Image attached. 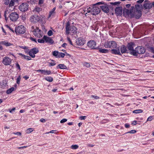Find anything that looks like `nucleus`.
I'll return each instance as SVG.
<instances>
[{
    "instance_id": "obj_7",
    "label": "nucleus",
    "mask_w": 154,
    "mask_h": 154,
    "mask_svg": "<svg viewBox=\"0 0 154 154\" xmlns=\"http://www.w3.org/2000/svg\"><path fill=\"white\" fill-rule=\"evenodd\" d=\"M117 45V44L115 41H107L106 42L104 45V47L106 48H116V46Z\"/></svg>"
},
{
    "instance_id": "obj_56",
    "label": "nucleus",
    "mask_w": 154,
    "mask_h": 154,
    "mask_svg": "<svg viewBox=\"0 0 154 154\" xmlns=\"http://www.w3.org/2000/svg\"><path fill=\"white\" fill-rule=\"evenodd\" d=\"M15 109V108H12V109H9V111L10 113H12L13 111H14Z\"/></svg>"
},
{
    "instance_id": "obj_23",
    "label": "nucleus",
    "mask_w": 154,
    "mask_h": 154,
    "mask_svg": "<svg viewBox=\"0 0 154 154\" xmlns=\"http://www.w3.org/2000/svg\"><path fill=\"white\" fill-rule=\"evenodd\" d=\"M56 69H67V68L66 66L64 64H58L56 67Z\"/></svg>"
},
{
    "instance_id": "obj_43",
    "label": "nucleus",
    "mask_w": 154,
    "mask_h": 154,
    "mask_svg": "<svg viewBox=\"0 0 154 154\" xmlns=\"http://www.w3.org/2000/svg\"><path fill=\"white\" fill-rule=\"evenodd\" d=\"M59 55L60 56V58L62 57V58H63L64 57V56L65 55V53H62V52H59Z\"/></svg>"
},
{
    "instance_id": "obj_51",
    "label": "nucleus",
    "mask_w": 154,
    "mask_h": 154,
    "mask_svg": "<svg viewBox=\"0 0 154 154\" xmlns=\"http://www.w3.org/2000/svg\"><path fill=\"white\" fill-rule=\"evenodd\" d=\"M53 35L52 30H49V36H51Z\"/></svg>"
},
{
    "instance_id": "obj_33",
    "label": "nucleus",
    "mask_w": 154,
    "mask_h": 154,
    "mask_svg": "<svg viewBox=\"0 0 154 154\" xmlns=\"http://www.w3.org/2000/svg\"><path fill=\"white\" fill-rule=\"evenodd\" d=\"M15 90V88L14 87H12L10 88L8 90L6 91V93L8 94H10L11 93L12 91H14Z\"/></svg>"
},
{
    "instance_id": "obj_38",
    "label": "nucleus",
    "mask_w": 154,
    "mask_h": 154,
    "mask_svg": "<svg viewBox=\"0 0 154 154\" xmlns=\"http://www.w3.org/2000/svg\"><path fill=\"white\" fill-rule=\"evenodd\" d=\"M136 132H137V131L136 130H131V131H129L128 132H127L125 133L124 134H129V133L134 134V133H136Z\"/></svg>"
},
{
    "instance_id": "obj_58",
    "label": "nucleus",
    "mask_w": 154,
    "mask_h": 154,
    "mask_svg": "<svg viewBox=\"0 0 154 154\" xmlns=\"http://www.w3.org/2000/svg\"><path fill=\"white\" fill-rule=\"evenodd\" d=\"M125 126L126 128H128L130 127V125L128 123L125 124Z\"/></svg>"
},
{
    "instance_id": "obj_59",
    "label": "nucleus",
    "mask_w": 154,
    "mask_h": 154,
    "mask_svg": "<svg viewBox=\"0 0 154 154\" xmlns=\"http://www.w3.org/2000/svg\"><path fill=\"white\" fill-rule=\"evenodd\" d=\"M85 65L87 67H89L90 66V64L89 63L86 62L85 63Z\"/></svg>"
},
{
    "instance_id": "obj_18",
    "label": "nucleus",
    "mask_w": 154,
    "mask_h": 154,
    "mask_svg": "<svg viewBox=\"0 0 154 154\" xmlns=\"http://www.w3.org/2000/svg\"><path fill=\"white\" fill-rule=\"evenodd\" d=\"M134 6H131L129 10V14H130V16H129L130 18L131 19H132L134 18V11L135 10V8Z\"/></svg>"
},
{
    "instance_id": "obj_47",
    "label": "nucleus",
    "mask_w": 154,
    "mask_h": 154,
    "mask_svg": "<svg viewBox=\"0 0 154 154\" xmlns=\"http://www.w3.org/2000/svg\"><path fill=\"white\" fill-rule=\"evenodd\" d=\"M67 40L69 42V44L71 45H72L73 46H74L75 47V46L72 43V42L71 41L70 39V38L68 37L67 38Z\"/></svg>"
},
{
    "instance_id": "obj_6",
    "label": "nucleus",
    "mask_w": 154,
    "mask_h": 154,
    "mask_svg": "<svg viewBox=\"0 0 154 154\" xmlns=\"http://www.w3.org/2000/svg\"><path fill=\"white\" fill-rule=\"evenodd\" d=\"M135 52L136 54V55H133L134 56H137L138 54H142L144 53L146 51V49L144 47L141 46H138L135 48Z\"/></svg>"
},
{
    "instance_id": "obj_40",
    "label": "nucleus",
    "mask_w": 154,
    "mask_h": 154,
    "mask_svg": "<svg viewBox=\"0 0 154 154\" xmlns=\"http://www.w3.org/2000/svg\"><path fill=\"white\" fill-rule=\"evenodd\" d=\"M121 3L120 2H111L110 4L113 5H119Z\"/></svg>"
},
{
    "instance_id": "obj_50",
    "label": "nucleus",
    "mask_w": 154,
    "mask_h": 154,
    "mask_svg": "<svg viewBox=\"0 0 154 154\" xmlns=\"http://www.w3.org/2000/svg\"><path fill=\"white\" fill-rule=\"evenodd\" d=\"M67 121V119H63L60 121V122L61 123H63L66 122Z\"/></svg>"
},
{
    "instance_id": "obj_44",
    "label": "nucleus",
    "mask_w": 154,
    "mask_h": 154,
    "mask_svg": "<svg viewBox=\"0 0 154 154\" xmlns=\"http://www.w3.org/2000/svg\"><path fill=\"white\" fill-rule=\"evenodd\" d=\"M20 17H21V19L23 21H25L26 20V17L25 15H22Z\"/></svg>"
},
{
    "instance_id": "obj_24",
    "label": "nucleus",
    "mask_w": 154,
    "mask_h": 154,
    "mask_svg": "<svg viewBox=\"0 0 154 154\" xmlns=\"http://www.w3.org/2000/svg\"><path fill=\"white\" fill-rule=\"evenodd\" d=\"M135 7L136 10V11H141V9L142 8V5H139L136 4L135 5Z\"/></svg>"
},
{
    "instance_id": "obj_46",
    "label": "nucleus",
    "mask_w": 154,
    "mask_h": 154,
    "mask_svg": "<svg viewBox=\"0 0 154 154\" xmlns=\"http://www.w3.org/2000/svg\"><path fill=\"white\" fill-rule=\"evenodd\" d=\"M56 64V63L55 62H51V63H49V66H54Z\"/></svg>"
},
{
    "instance_id": "obj_60",
    "label": "nucleus",
    "mask_w": 154,
    "mask_h": 154,
    "mask_svg": "<svg viewBox=\"0 0 154 154\" xmlns=\"http://www.w3.org/2000/svg\"><path fill=\"white\" fill-rule=\"evenodd\" d=\"M109 9H110V10H111V11H113V8L112 7V6L111 5L109 6Z\"/></svg>"
},
{
    "instance_id": "obj_12",
    "label": "nucleus",
    "mask_w": 154,
    "mask_h": 154,
    "mask_svg": "<svg viewBox=\"0 0 154 154\" xmlns=\"http://www.w3.org/2000/svg\"><path fill=\"white\" fill-rule=\"evenodd\" d=\"M12 60L8 57H5L3 58L2 63L5 65H10L11 63Z\"/></svg>"
},
{
    "instance_id": "obj_3",
    "label": "nucleus",
    "mask_w": 154,
    "mask_h": 154,
    "mask_svg": "<svg viewBox=\"0 0 154 154\" xmlns=\"http://www.w3.org/2000/svg\"><path fill=\"white\" fill-rule=\"evenodd\" d=\"M95 5H103L100 6V9H101L102 11L106 13H108L109 12V5L105 3L104 2L102 1L99 2L95 4Z\"/></svg>"
},
{
    "instance_id": "obj_8",
    "label": "nucleus",
    "mask_w": 154,
    "mask_h": 154,
    "mask_svg": "<svg viewBox=\"0 0 154 154\" xmlns=\"http://www.w3.org/2000/svg\"><path fill=\"white\" fill-rule=\"evenodd\" d=\"M87 46L91 49H96L99 48V46L95 47L96 45V42L94 40H90L87 43Z\"/></svg>"
},
{
    "instance_id": "obj_30",
    "label": "nucleus",
    "mask_w": 154,
    "mask_h": 154,
    "mask_svg": "<svg viewBox=\"0 0 154 154\" xmlns=\"http://www.w3.org/2000/svg\"><path fill=\"white\" fill-rule=\"evenodd\" d=\"M7 85L5 81H3L0 83V86L1 88H4Z\"/></svg>"
},
{
    "instance_id": "obj_19",
    "label": "nucleus",
    "mask_w": 154,
    "mask_h": 154,
    "mask_svg": "<svg viewBox=\"0 0 154 154\" xmlns=\"http://www.w3.org/2000/svg\"><path fill=\"white\" fill-rule=\"evenodd\" d=\"M127 47L124 45H122L120 48L121 52L122 54H124L125 53H129V52L127 49Z\"/></svg>"
},
{
    "instance_id": "obj_41",
    "label": "nucleus",
    "mask_w": 154,
    "mask_h": 154,
    "mask_svg": "<svg viewBox=\"0 0 154 154\" xmlns=\"http://www.w3.org/2000/svg\"><path fill=\"white\" fill-rule=\"evenodd\" d=\"M154 119V116H149L147 119V121H151Z\"/></svg>"
},
{
    "instance_id": "obj_16",
    "label": "nucleus",
    "mask_w": 154,
    "mask_h": 154,
    "mask_svg": "<svg viewBox=\"0 0 154 154\" xmlns=\"http://www.w3.org/2000/svg\"><path fill=\"white\" fill-rule=\"evenodd\" d=\"M40 19L39 17L36 15H33L30 18V21L33 23L37 22L39 21Z\"/></svg>"
},
{
    "instance_id": "obj_49",
    "label": "nucleus",
    "mask_w": 154,
    "mask_h": 154,
    "mask_svg": "<svg viewBox=\"0 0 154 154\" xmlns=\"http://www.w3.org/2000/svg\"><path fill=\"white\" fill-rule=\"evenodd\" d=\"M13 134H15V135H17L19 136H21V133L19 132H17L16 133L14 132L13 133Z\"/></svg>"
},
{
    "instance_id": "obj_17",
    "label": "nucleus",
    "mask_w": 154,
    "mask_h": 154,
    "mask_svg": "<svg viewBox=\"0 0 154 154\" xmlns=\"http://www.w3.org/2000/svg\"><path fill=\"white\" fill-rule=\"evenodd\" d=\"M116 49H112L111 50V53L112 54H117L119 55H121L120 52V47L119 46L117 47V45L116 46V47L115 48Z\"/></svg>"
},
{
    "instance_id": "obj_28",
    "label": "nucleus",
    "mask_w": 154,
    "mask_h": 154,
    "mask_svg": "<svg viewBox=\"0 0 154 154\" xmlns=\"http://www.w3.org/2000/svg\"><path fill=\"white\" fill-rule=\"evenodd\" d=\"M123 14L124 15L125 13H126V15H127L128 16H130V14H129V9H126L125 8H124L123 10Z\"/></svg>"
},
{
    "instance_id": "obj_22",
    "label": "nucleus",
    "mask_w": 154,
    "mask_h": 154,
    "mask_svg": "<svg viewBox=\"0 0 154 154\" xmlns=\"http://www.w3.org/2000/svg\"><path fill=\"white\" fill-rule=\"evenodd\" d=\"M152 3H145L144 4L143 6L145 9H150L152 8Z\"/></svg>"
},
{
    "instance_id": "obj_27",
    "label": "nucleus",
    "mask_w": 154,
    "mask_h": 154,
    "mask_svg": "<svg viewBox=\"0 0 154 154\" xmlns=\"http://www.w3.org/2000/svg\"><path fill=\"white\" fill-rule=\"evenodd\" d=\"M18 1V0H11L9 4V7L8 8H9V9H11V7L13 6L14 5V3Z\"/></svg>"
},
{
    "instance_id": "obj_29",
    "label": "nucleus",
    "mask_w": 154,
    "mask_h": 154,
    "mask_svg": "<svg viewBox=\"0 0 154 154\" xmlns=\"http://www.w3.org/2000/svg\"><path fill=\"white\" fill-rule=\"evenodd\" d=\"M98 50H99V51L101 53H107L109 52V51L108 50L106 49H102L101 48H100L99 47V48L97 49Z\"/></svg>"
},
{
    "instance_id": "obj_62",
    "label": "nucleus",
    "mask_w": 154,
    "mask_h": 154,
    "mask_svg": "<svg viewBox=\"0 0 154 154\" xmlns=\"http://www.w3.org/2000/svg\"><path fill=\"white\" fill-rule=\"evenodd\" d=\"M150 49L151 51L152 52L154 53V48L153 47H150Z\"/></svg>"
},
{
    "instance_id": "obj_26",
    "label": "nucleus",
    "mask_w": 154,
    "mask_h": 154,
    "mask_svg": "<svg viewBox=\"0 0 154 154\" xmlns=\"http://www.w3.org/2000/svg\"><path fill=\"white\" fill-rule=\"evenodd\" d=\"M59 52L57 51H55L52 52V54L53 55L57 58H59L60 56L59 55Z\"/></svg>"
},
{
    "instance_id": "obj_31",
    "label": "nucleus",
    "mask_w": 154,
    "mask_h": 154,
    "mask_svg": "<svg viewBox=\"0 0 154 154\" xmlns=\"http://www.w3.org/2000/svg\"><path fill=\"white\" fill-rule=\"evenodd\" d=\"M2 43L6 46H10L13 45V44L9 43L7 41H2Z\"/></svg>"
},
{
    "instance_id": "obj_4",
    "label": "nucleus",
    "mask_w": 154,
    "mask_h": 154,
    "mask_svg": "<svg viewBox=\"0 0 154 154\" xmlns=\"http://www.w3.org/2000/svg\"><path fill=\"white\" fill-rule=\"evenodd\" d=\"M135 45V44L133 42H130L128 43L126 47L128 50L129 51V53L133 55H136V54L135 51V49H134L133 46Z\"/></svg>"
},
{
    "instance_id": "obj_21",
    "label": "nucleus",
    "mask_w": 154,
    "mask_h": 154,
    "mask_svg": "<svg viewBox=\"0 0 154 154\" xmlns=\"http://www.w3.org/2000/svg\"><path fill=\"white\" fill-rule=\"evenodd\" d=\"M142 15V11H136V13L134 12V17H135L136 19H138L141 17Z\"/></svg>"
},
{
    "instance_id": "obj_14",
    "label": "nucleus",
    "mask_w": 154,
    "mask_h": 154,
    "mask_svg": "<svg viewBox=\"0 0 154 154\" xmlns=\"http://www.w3.org/2000/svg\"><path fill=\"white\" fill-rule=\"evenodd\" d=\"M38 52V49L35 48H32L29 51V55L32 58L35 57V54H37Z\"/></svg>"
},
{
    "instance_id": "obj_5",
    "label": "nucleus",
    "mask_w": 154,
    "mask_h": 154,
    "mask_svg": "<svg viewBox=\"0 0 154 154\" xmlns=\"http://www.w3.org/2000/svg\"><path fill=\"white\" fill-rule=\"evenodd\" d=\"M32 29H34L33 31V34L35 36L38 38L42 37L43 35V32L38 27H36L35 28H34V27L32 26Z\"/></svg>"
},
{
    "instance_id": "obj_63",
    "label": "nucleus",
    "mask_w": 154,
    "mask_h": 154,
    "mask_svg": "<svg viewBox=\"0 0 154 154\" xmlns=\"http://www.w3.org/2000/svg\"><path fill=\"white\" fill-rule=\"evenodd\" d=\"M24 50H25L24 51H25V53H26V54H28V53H29V49H27V48H26Z\"/></svg>"
},
{
    "instance_id": "obj_9",
    "label": "nucleus",
    "mask_w": 154,
    "mask_h": 154,
    "mask_svg": "<svg viewBox=\"0 0 154 154\" xmlns=\"http://www.w3.org/2000/svg\"><path fill=\"white\" fill-rule=\"evenodd\" d=\"M25 28L24 26L20 25L15 29V31L17 34H23L25 32Z\"/></svg>"
},
{
    "instance_id": "obj_34",
    "label": "nucleus",
    "mask_w": 154,
    "mask_h": 154,
    "mask_svg": "<svg viewBox=\"0 0 154 154\" xmlns=\"http://www.w3.org/2000/svg\"><path fill=\"white\" fill-rule=\"evenodd\" d=\"M55 11H54L51 10V11H50L49 12V18L51 17V16H54L55 15Z\"/></svg>"
},
{
    "instance_id": "obj_42",
    "label": "nucleus",
    "mask_w": 154,
    "mask_h": 154,
    "mask_svg": "<svg viewBox=\"0 0 154 154\" xmlns=\"http://www.w3.org/2000/svg\"><path fill=\"white\" fill-rule=\"evenodd\" d=\"M42 9L38 7H36L34 10V11H36L37 12H39Z\"/></svg>"
},
{
    "instance_id": "obj_10",
    "label": "nucleus",
    "mask_w": 154,
    "mask_h": 154,
    "mask_svg": "<svg viewBox=\"0 0 154 154\" xmlns=\"http://www.w3.org/2000/svg\"><path fill=\"white\" fill-rule=\"evenodd\" d=\"M19 17L18 14L16 12H12L10 14L9 16L10 20L13 22L16 21Z\"/></svg>"
},
{
    "instance_id": "obj_64",
    "label": "nucleus",
    "mask_w": 154,
    "mask_h": 154,
    "mask_svg": "<svg viewBox=\"0 0 154 154\" xmlns=\"http://www.w3.org/2000/svg\"><path fill=\"white\" fill-rule=\"evenodd\" d=\"M144 0H139L137 1V2L138 3H142Z\"/></svg>"
},
{
    "instance_id": "obj_53",
    "label": "nucleus",
    "mask_w": 154,
    "mask_h": 154,
    "mask_svg": "<svg viewBox=\"0 0 154 154\" xmlns=\"http://www.w3.org/2000/svg\"><path fill=\"white\" fill-rule=\"evenodd\" d=\"M9 0H4V4L6 5H8L9 3Z\"/></svg>"
},
{
    "instance_id": "obj_36",
    "label": "nucleus",
    "mask_w": 154,
    "mask_h": 154,
    "mask_svg": "<svg viewBox=\"0 0 154 154\" xmlns=\"http://www.w3.org/2000/svg\"><path fill=\"white\" fill-rule=\"evenodd\" d=\"M143 112V110L141 109H136L133 111V112L134 113H142Z\"/></svg>"
},
{
    "instance_id": "obj_13",
    "label": "nucleus",
    "mask_w": 154,
    "mask_h": 154,
    "mask_svg": "<svg viewBox=\"0 0 154 154\" xmlns=\"http://www.w3.org/2000/svg\"><path fill=\"white\" fill-rule=\"evenodd\" d=\"M123 8L122 7L120 6L116 7L115 9V14L117 16H121L122 14Z\"/></svg>"
},
{
    "instance_id": "obj_57",
    "label": "nucleus",
    "mask_w": 154,
    "mask_h": 154,
    "mask_svg": "<svg viewBox=\"0 0 154 154\" xmlns=\"http://www.w3.org/2000/svg\"><path fill=\"white\" fill-rule=\"evenodd\" d=\"M53 81V78L50 76H49V82H51Z\"/></svg>"
},
{
    "instance_id": "obj_55",
    "label": "nucleus",
    "mask_w": 154,
    "mask_h": 154,
    "mask_svg": "<svg viewBox=\"0 0 154 154\" xmlns=\"http://www.w3.org/2000/svg\"><path fill=\"white\" fill-rule=\"evenodd\" d=\"M91 97L92 98H94V99H99V97L98 96H94V95H92Z\"/></svg>"
},
{
    "instance_id": "obj_11",
    "label": "nucleus",
    "mask_w": 154,
    "mask_h": 154,
    "mask_svg": "<svg viewBox=\"0 0 154 154\" xmlns=\"http://www.w3.org/2000/svg\"><path fill=\"white\" fill-rule=\"evenodd\" d=\"M29 5L27 3H23L20 5L19 8L20 10L22 11H26L28 9Z\"/></svg>"
},
{
    "instance_id": "obj_54",
    "label": "nucleus",
    "mask_w": 154,
    "mask_h": 154,
    "mask_svg": "<svg viewBox=\"0 0 154 154\" xmlns=\"http://www.w3.org/2000/svg\"><path fill=\"white\" fill-rule=\"evenodd\" d=\"M87 118V117L86 116H81L80 117V119H81V120H85V119H86V118Z\"/></svg>"
},
{
    "instance_id": "obj_52",
    "label": "nucleus",
    "mask_w": 154,
    "mask_h": 154,
    "mask_svg": "<svg viewBox=\"0 0 154 154\" xmlns=\"http://www.w3.org/2000/svg\"><path fill=\"white\" fill-rule=\"evenodd\" d=\"M57 133V130H52L50 132H49V133H54V134H56Z\"/></svg>"
},
{
    "instance_id": "obj_25",
    "label": "nucleus",
    "mask_w": 154,
    "mask_h": 154,
    "mask_svg": "<svg viewBox=\"0 0 154 154\" xmlns=\"http://www.w3.org/2000/svg\"><path fill=\"white\" fill-rule=\"evenodd\" d=\"M9 9V8H7L6 9L5 12V13H4V16H5V20L6 21H7V20H8V18L6 17V14H8V13H9L10 11H12L13 10L12 9Z\"/></svg>"
},
{
    "instance_id": "obj_20",
    "label": "nucleus",
    "mask_w": 154,
    "mask_h": 154,
    "mask_svg": "<svg viewBox=\"0 0 154 154\" xmlns=\"http://www.w3.org/2000/svg\"><path fill=\"white\" fill-rule=\"evenodd\" d=\"M38 41L39 43H44L45 42H47L48 41V37L46 35H44L42 39H38Z\"/></svg>"
},
{
    "instance_id": "obj_32",
    "label": "nucleus",
    "mask_w": 154,
    "mask_h": 154,
    "mask_svg": "<svg viewBox=\"0 0 154 154\" xmlns=\"http://www.w3.org/2000/svg\"><path fill=\"white\" fill-rule=\"evenodd\" d=\"M35 71L37 72H40L42 74H48V72L47 71H45L42 70L41 69H38L36 70Z\"/></svg>"
},
{
    "instance_id": "obj_48",
    "label": "nucleus",
    "mask_w": 154,
    "mask_h": 154,
    "mask_svg": "<svg viewBox=\"0 0 154 154\" xmlns=\"http://www.w3.org/2000/svg\"><path fill=\"white\" fill-rule=\"evenodd\" d=\"M24 59H26L28 60H30L31 59V58L30 57L25 55V56H24Z\"/></svg>"
},
{
    "instance_id": "obj_15",
    "label": "nucleus",
    "mask_w": 154,
    "mask_h": 154,
    "mask_svg": "<svg viewBox=\"0 0 154 154\" xmlns=\"http://www.w3.org/2000/svg\"><path fill=\"white\" fill-rule=\"evenodd\" d=\"M76 45H79L82 46L85 44V41L84 39L81 37H80L76 39Z\"/></svg>"
},
{
    "instance_id": "obj_61",
    "label": "nucleus",
    "mask_w": 154,
    "mask_h": 154,
    "mask_svg": "<svg viewBox=\"0 0 154 154\" xmlns=\"http://www.w3.org/2000/svg\"><path fill=\"white\" fill-rule=\"evenodd\" d=\"M132 125H136L137 124V121L136 120L133 121L131 124Z\"/></svg>"
},
{
    "instance_id": "obj_45",
    "label": "nucleus",
    "mask_w": 154,
    "mask_h": 154,
    "mask_svg": "<svg viewBox=\"0 0 154 154\" xmlns=\"http://www.w3.org/2000/svg\"><path fill=\"white\" fill-rule=\"evenodd\" d=\"M21 78L20 76V75L17 79V83L19 84L20 83V82L21 80Z\"/></svg>"
},
{
    "instance_id": "obj_2",
    "label": "nucleus",
    "mask_w": 154,
    "mask_h": 154,
    "mask_svg": "<svg viewBox=\"0 0 154 154\" xmlns=\"http://www.w3.org/2000/svg\"><path fill=\"white\" fill-rule=\"evenodd\" d=\"M95 5V4L93 5V6L91 7L92 8L91 9V10H88L87 12L89 13L91 12L93 15H95L99 14L100 12V9L99 7H97V5Z\"/></svg>"
},
{
    "instance_id": "obj_35",
    "label": "nucleus",
    "mask_w": 154,
    "mask_h": 154,
    "mask_svg": "<svg viewBox=\"0 0 154 154\" xmlns=\"http://www.w3.org/2000/svg\"><path fill=\"white\" fill-rule=\"evenodd\" d=\"M34 130V129L32 128H29L27 129L26 131V133L27 134H29L32 132Z\"/></svg>"
},
{
    "instance_id": "obj_39",
    "label": "nucleus",
    "mask_w": 154,
    "mask_h": 154,
    "mask_svg": "<svg viewBox=\"0 0 154 154\" xmlns=\"http://www.w3.org/2000/svg\"><path fill=\"white\" fill-rule=\"evenodd\" d=\"M54 43V41L53 40L51 37H49V44L50 45H52Z\"/></svg>"
},
{
    "instance_id": "obj_37",
    "label": "nucleus",
    "mask_w": 154,
    "mask_h": 154,
    "mask_svg": "<svg viewBox=\"0 0 154 154\" xmlns=\"http://www.w3.org/2000/svg\"><path fill=\"white\" fill-rule=\"evenodd\" d=\"M79 146L77 145H72L71 147L70 148L73 149H77L79 148Z\"/></svg>"
},
{
    "instance_id": "obj_1",
    "label": "nucleus",
    "mask_w": 154,
    "mask_h": 154,
    "mask_svg": "<svg viewBox=\"0 0 154 154\" xmlns=\"http://www.w3.org/2000/svg\"><path fill=\"white\" fill-rule=\"evenodd\" d=\"M66 33L67 34H69V31L72 33L74 34L76 33L77 29L76 27L74 26H70V23L69 21L67 22L66 24Z\"/></svg>"
}]
</instances>
